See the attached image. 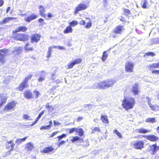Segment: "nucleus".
Masks as SVG:
<instances>
[{"label":"nucleus","instance_id":"f257e3e1","mask_svg":"<svg viewBox=\"0 0 159 159\" xmlns=\"http://www.w3.org/2000/svg\"><path fill=\"white\" fill-rule=\"evenodd\" d=\"M10 38L16 41L25 42L29 40V36L28 35L13 30L12 32V35Z\"/></svg>","mask_w":159,"mask_h":159},{"label":"nucleus","instance_id":"f03ea898","mask_svg":"<svg viewBox=\"0 0 159 159\" xmlns=\"http://www.w3.org/2000/svg\"><path fill=\"white\" fill-rule=\"evenodd\" d=\"M135 103V99L133 98H130L129 99H124L122 102V106L126 111L132 109Z\"/></svg>","mask_w":159,"mask_h":159},{"label":"nucleus","instance_id":"7ed1b4c3","mask_svg":"<svg viewBox=\"0 0 159 159\" xmlns=\"http://www.w3.org/2000/svg\"><path fill=\"white\" fill-rule=\"evenodd\" d=\"M116 82L113 80H109L100 82L98 84V87L100 89H106L112 86Z\"/></svg>","mask_w":159,"mask_h":159},{"label":"nucleus","instance_id":"20e7f679","mask_svg":"<svg viewBox=\"0 0 159 159\" xmlns=\"http://www.w3.org/2000/svg\"><path fill=\"white\" fill-rule=\"evenodd\" d=\"M32 76V75L30 74L25 77L16 88V89L19 91H22L25 88H27L29 86L28 84V80H31Z\"/></svg>","mask_w":159,"mask_h":159},{"label":"nucleus","instance_id":"39448f33","mask_svg":"<svg viewBox=\"0 0 159 159\" xmlns=\"http://www.w3.org/2000/svg\"><path fill=\"white\" fill-rule=\"evenodd\" d=\"M125 30L123 25H119L116 26L112 31V34H111V36L115 38L117 37L116 34H121L122 32Z\"/></svg>","mask_w":159,"mask_h":159},{"label":"nucleus","instance_id":"423d86ee","mask_svg":"<svg viewBox=\"0 0 159 159\" xmlns=\"http://www.w3.org/2000/svg\"><path fill=\"white\" fill-rule=\"evenodd\" d=\"M142 137L146 138L147 140L152 142H155L159 139L158 137L153 134H149L146 136L145 135H138L134 137L135 138H136Z\"/></svg>","mask_w":159,"mask_h":159},{"label":"nucleus","instance_id":"0eeeda50","mask_svg":"<svg viewBox=\"0 0 159 159\" xmlns=\"http://www.w3.org/2000/svg\"><path fill=\"white\" fill-rule=\"evenodd\" d=\"M131 144L135 149L141 150L144 147V142L142 141L137 140L132 142Z\"/></svg>","mask_w":159,"mask_h":159},{"label":"nucleus","instance_id":"6e6552de","mask_svg":"<svg viewBox=\"0 0 159 159\" xmlns=\"http://www.w3.org/2000/svg\"><path fill=\"white\" fill-rule=\"evenodd\" d=\"M17 102L15 101H12L7 103L3 108L4 111H8L14 109Z\"/></svg>","mask_w":159,"mask_h":159},{"label":"nucleus","instance_id":"1a4fd4ad","mask_svg":"<svg viewBox=\"0 0 159 159\" xmlns=\"http://www.w3.org/2000/svg\"><path fill=\"white\" fill-rule=\"evenodd\" d=\"M56 150L54 147L51 145L45 147L41 151V152L43 153L50 154L54 153Z\"/></svg>","mask_w":159,"mask_h":159},{"label":"nucleus","instance_id":"9d476101","mask_svg":"<svg viewBox=\"0 0 159 159\" xmlns=\"http://www.w3.org/2000/svg\"><path fill=\"white\" fill-rule=\"evenodd\" d=\"M131 91L134 95H139L140 93V90L139 84L138 83H135L132 86L131 89Z\"/></svg>","mask_w":159,"mask_h":159},{"label":"nucleus","instance_id":"9b49d317","mask_svg":"<svg viewBox=\"0 0 159 159\" xmlns=\"http://www.w3.org/2000/svg\"><path fill=\"white\" fill-rule=\"evenodd\" d=\"M134 64L132 62L128 61L125 63V69L126 72H132L133 71Z\"/></svg>","mask_w":159,"mask_h":159},{"label":"nucleus","instance_id":"f8f14e48","mask_svg":"<svg viewBox=\"0 0 159 159\" xmlns=\"http://www.w3.org/2000/svg\"><path fill=\"white\" fill-rule=\"evenodd\" d=\"M8 50L7 49H3L0 50V63L2 64H4L6 61L5 55L2 54V53L6 54Z\"/></svg>","mask_w":159,"mask_h":159},{"label":"nucleus","instance_id":"ddd939ff","mask_svg":"<svg viewBox=\"0 0 159 159\" xmlns=\"http://www.w3.org/2000/svg\"><path fill=\"white\" fill-rule=\"evenodd\" d=\"M41 38V35L39 34H32L30 37V41L32 43H38L40 40Z\"/></svg>","mask_w":159,"mask_h":159},{"label":"nucleus","instance_id":"4468645a","mask_svg":"<svg viewBox=\"0 0 159 159\" xmlns=\"http://www.w3.org/2000/svg\"><path fill=\"white\" fill-rule=\"evenodd\" d=\"M88 7V6L87 5L84 3H80L78 4L76 7L74 13L75 14L80 11L84 10Z\"/></svg>","mask_w":159,"mask_h":159},{"label":"nucleus","instance_id":"2eb2a0df","mask_svg":"<svg viewBox=\"0 0 159 159\" xmlns=\"http://www.w3.org/2000/svg\"><path fill=\"white\" fill-rule=\"evenodd\" d=\"M7 97L3 93H0V108L7 102Z\"/></svg>","mask_w":159,"mask_h":159},{"label":"nucleus","instance_id":"dca6fc26","mask_svg":"<svg viewBox=\"0 0 159 159\" xmlns=\"http://www.w3.org/2000/svg\"><path fill=\"white\" fill-rule=\"evenodd\" d=\"M82 59L80 58H77L70 62L67 65V69H70L72 68L76 64L81 63L82 62Z\"/></svg>","mask_w":159,"mask_h":159},{"label":"nucleus","instance_id":"f3484780","mask_svg":"<svg viewBox=\"0 0 159 159\" xmlns=\"http://www.w3.org/2000/svg\"><path fill=\"white\" fill-rule=\"evenodd\" d=\"M149 151L150 152L151 154L153 155L155 154L157 151V146L156 143L152 144L150 146Z\"/></svg>","mask_w":159,"mask_h":159},{"label":"nucleus","instance_id":"a211bd4d","mask_svg":"<svg viewBox=\"0 0 159 159\" xmlns=\"http://www.w3.org/2000/svg\"><path fill=\"white\" fill-rule=\"evenodd\" d=\"M24 97L27 99L33 98L34 97L32 92L30 90H26L23 93Z\"/></svg>","mask_w":159,"mask_h":159},{"label":"nucleus","instance_id":"6ab92c4d","mask_svg":"<svg viewBox=\"0 0 159 159\" xmlns=\"http://www.w3.org/2000/svg\"><path fill=\"white\" fill-rule=\"evenodd\" d=\"M39 14L40 16L44 18H46L47 15L45 13V10L44 7L42 5H40L39 7Z\"/></svg>","mask_w":159,"mask_h":159},{"label":"nucleus","instance_id":"aec40b11","mask_svg":"<svg viewBox=\"0 0 159 159\" xmlns=\"http://www.w3.org/2000/svg\"><path fill=\"white\" fill-rule=\"evenodd\" d=\"M38 17L37 15L34 14H32L30 16H28L27 18L25 19V20L27 22H30L31 21L36 19Z\"/></svg>","mask_w":159,"mask_h":159},{"label":"nucleus","instance_id":"412c9836","mask_svg":"<svg viewBox=\"0 0 159 159\" xmlns=\"http://www.w3.org/2000/svg\"><path fill=\"white\" fill-rule=\"evenodd\" d=\"M27 27L24 25H21L19 26L17 29L14 30L18 32H25L27 31Z\"/></svg>","mask_w":159,"mask_h":159},{"label":"nucleus","instance_id":"4be33fe9","mask_svg":"<svg viewBox=\"0 0 159 159\" xmlns=\"http://www.w3.org/2000/svg\"><path fill=\"white\" fill-rule=\"evenodd\" d=\"M16 19L15 18L12 17H6L0 22V24L1 25L5 24L9 22L11 20Z\"/></svg>","mask_w":159,"mask_h":159},{"label":"nucleus","instance_id":"5701e85b","mask_svg":"<svg viewBox=\"0 0 159 159\" xmlns=\"http://www.w3.org/2000/svg\"><path fill=\"white\" fill-rule=\"evenodd\" d=\"M135 131L137 133L139 134H146L150 132V130L146 129L143 128L137 129Z\"/></svg>","mask_w":159,"mask_h":159},{"label":"nucleus","instance_id":"b1692460","mask_svg":"<svg viewBox=\"0 0 159 159\" xmlns=\"http://www.w3.org/2000/svg\"><path fill=\"white\" fill-rule=\"evenodd\" d=\"M148 68L150 70L155 68H159V62L148 65Z\"/></svg>","mask_w":159,"mask_h":159},{"label":"nucleus","instance_id":"393cba45","mask_svg":"<svg viewBox=\"0 0 159 159\" xmlns=\"http://www.w3.org/2000/svg\"><path fill=\"white\" fill-rule=\"evenodd\" d=\"M100 120L104 123L107 124L109 123V120L107 116L106 115H102L101 116Z\"/></svg>","mask_w":159,"mask_h":159},{"label":"nucleus","instance_id":"a878e982","mask_svg":"<svg viewBox=\"0 0 159 159\" xmlns=\"http://www.w3.org/2000/svg\"><path fill=\"white\" fill-rule=\"evenodd\" d=\"M41 75L40 76L38 79V80L39 82H41L44 80L45 79V75H46V72L43 70L42 71L40 72Z\"/></svg>","mask_w":159,"mask_h":159},{"label":"nucleus","instance_id":"bb28decb","mask_svg":"<svg viewBox=\"0 0 159 159\" xmlns=\"http://www.w3.org/2000/svg\"><path fill=\"white\" fill-rule=\"evenodd\" d=\"M73 31V29L70 26H68L64 30L63 32L65 34L71 33Z\"/></svg>","mask_w":159,"mask_h":159},{"label":"nucleus","instance_id":"cd10ccee","mask_svg":"<svg viewBox=\"0 0 159 159\" xmlns=\"http://www.w3.org/2000/svg\"><path fill=\"white\" fill-rule=\"evenodd\" d=\"M49 124L46 126H43L40 128L41 130L49 129L52 125V122L51 120L49 121Z\"/></svg>","mask_w":159,"mask_h":159},{"label":"nucleus","instance_id":"c85d7f7f","mask_svg":"<svg viewBox=\"0 0 159 159\" xmlns=\"http://www.w3.org/2000/svg\"><path fill=\"white\" fill-rule=\"evenodd\" d=\"M45 111V110H43L41 112L39 113L38 117L35 119V121L31 125H33L35 124L39 120L41 117V116L43 115Z\"/></svg>","mask_w":159,"mask_h":159},{"label":"nucleus","instance_id":"c756f323","mask_svg":"<svg viewBox=\"0 0 159 159\" xmlns=\"http://www.w3.org/2000/svg\"><path fill=\"white\" fill-rule=\"evenodd\" d=\"M34 147L33 144L29 142L26 144L25 148L28 151H30L32 150Z\"/></svg>","mask_w":159,"mask_h":159},{"label":"nucleus","instance_id":"7c9ffc66","mask_svg":"<svg viewBox=\"0 0 159 159\" xmlns=\"http://www.w3.org/2000/svg\"><path fill=\"white\" fill-rule=\"evenodd\" d=\"M148 0H143L141 3V7L143 8H146L148 7Z\"/></svg>","mask_w":159,"mask_h":159},{"label":"nucleus","instance_id":"2f4dec72","mask_svg":"<svg viewBox=\"0 0 159 159\" xmlns=\"http://www.w3.org/2000/svg\"><path fill=\"white\" fill-rule=\"evenodd\" d=\"M156 55V54L154 52H149L145 53L143 55V57L146 58L149 56L153 57L155 56Z\"/></svg>","mask_w":159,"mask_h":159},{"label":"nucleus","instance_id":"473e14b6","mask_svg":"<svg viewBox=\"0 0 159 159\" xmlns=\"http://www.w3.org/2000/svg\"><path fill=\"white\" fill-rule=\"evenodd\" d=\"M46 108L48 109V111H52L54 110V107L52 105H50L49 103H47L45 105Z\"/></svg>","mask_w":159,"mask_h":159},{"label":"nucleus","instance_id":"72a5a7b5","mask_svg":"<svg viewBox=\"0 0 159 159\" xmlns=\"http://www.w3.org/2000/svg\"><path fill=\"white\" fill-rule=\"evenodd\" d=\"M27 137H25L22 139H17L16 140V143L17 144H20L22 142L25 141L27 139Z\"/></svg>","mask_w":159,"mask_h":159},{"label":"nucleus","instance_id":"f704fd0d","mask_svg":"<svg viewBox=\"0 0 159 159\" xmlns=\"http://www.w3.org/2000/svg\"><path fill=\"white\" fill-rule=\"evenodd\" d=\"M146 122L148 123H153L156 122L155 118H148L146 119Z\"/></svg>","mask_w":159,"mask_h":159},{"label":"nucleus","instance_id":"c9c22d12","mask_svg":"<svg viewBox=\"0 0 159 159\" xmlns=\"http://www.w3.org/2000/svg\"><path fill=\"white\" fill-rule=\"evenodd\" d=\"M101 130L100 128L98 127H95L92 130L91 133L94 134L97 132L100 133Z\"/></svg>","mask_w":159,"mask_h":159},{"label":"nucleus","instance_id":"e433bc0d","mask_svg":"<svg viewBox=\"0 0 159 159\" xmlns=\"http://www.w3.org/2000/svg\"><path fill=\"white\" fill-rule=\"evenodd\" d=\"M107 55L106 53V51H104L103 52V54L101 57V59L102 61H104L107 59Z\"/></svg>","mask_w":159,"mask_h":159},{"label":"nucleus","instance_id":"4c0bfd02","mask_svg":"<svg viewBox=\"0 0 159 159\" xmlns=\"http://www.w3.org/2000/svg\"><path fill=\"white\" fill-rule=\"evenodd\" d=\"M7 143L8 144H11V149L9 151V152H10L11 151H12L13 150L14 147L15 146V144L13 143V142L12 140H10L9 141H7Z\"/></svg>","mask_w":159,"mask_h":159},{"label":"nucleus","instance_id":"58836bf2","mask_svg":"<svg viewBox=\"0 0 159 159\" xmlns=\"http://www.w3.org/2000/svg\"><path fill=\"white\" fill-rule=\"evenodd\" d=\"M78 134V135L80 137L83 136L84 135V131L82 128L78 129V130L76 131Z\"/></svg>","mask_w":159,"mask_h":159},{"label":"nucleus","instance_id":"ea45409f","mask_svg":"<svg viewBox=\"0 0 159 159\" xmlns=\"http://www.w3.org/2000/svg\"><path fill=\"white\" fill-rule=\"evenodd\" d=\"M123 10L124 12V14L126 16H128L131 14L130 11L128 9L124 8Z\"/></svg>","mask_w":159,"mask_h":159},{"label":"nucleus","instance_id":"a19ab883","mask_svg":"<svg viewBox=\"0 0 159 159\" xmlns=\"http://www.w3.org/2000/svg\"><path fill=\"white\" fill-rule=\"evenodd\" d=\"M30 45L29 43H27L25 47V49L28 51H32L33 50V48L32 47H29V46Z\"/></svg>","mask_w":159,"mask_h":159},{"label":"nucleus","instance_id":"79ce46f5","mask_svg":"<svg viewBox=\"0 0 159 159\" xmlns=\"http://www.w3.org/2000/svg\"><path fill=\"white\" fill-rule=\"evenodd\" d=\"M52 48H53L52 47H50L48 48V52L47 55V58H49L51 56V52L52 51Z\"/></svg>","mask_w":159,"mask_h":159},{"label":"nucleus","instance_id":"37998d69","mask_svg":"<svg viewBox=\"0 0 159 159\" xmlns=\"http://www.w3.org/2000/svg\"><path fill=\"white\" fill-rule=\"evenodd\" d=\"M69 130L68 133L69 134H71L74 132H76L78 130V129L76 127H74L68 129Z\"/></svg>","mask_w":159,"mask_h":159},{"label":"nucleus","instance_id":"c03bdc74","mask_svg":"<svg viewBox=\"0 0 159 159\" xmlns=\"http://www.w3.org/2000/svg\"><path fill=\"white\" fill-rule=\"evenodd\" d=\"M78 24V22L75 20H73L69 23V25L70 26V27H74Z\"/></svg>","mask_w":159,"mask_h":159},{"label":"nucleus","instance_id":"a18cd8bd","mask_svg":"<svg viewBox=\"0 0 159 159\" xmlns=\"http://www.w3.org/2000/svg\"><path fill=\"white\" fill-rule=\"evenodd\" d=\"M82 139H81L78 136H75L73 137V138L71 140V141L72 142H74L76 141L80 140Z\"/></svg>","mask_w":159,"mask_h":159},{"label":"nucleus","instance_id":"49530a36","mask_svg":"<svg viewBox=\"0 0 159 159\" xmlns=\"http://www.w3.org/2000/svg\"><path fill=\"white\" fill-rule=\"evenodd\" d=\"M33 93L35 95V98H37L40 94V93H39V91L36 90H34L33 91Z\"/></svg>","mask_w":159,"mask_h":159},{"label":"nucleus","instance_id":"de8ad7c7","mask_svg":"<svg viewBox=\"0 0 159 159\" xmlns=\"http://www.w3.org/2000/svg\"><path fill=\"white\" fill-rule=\"evenodd\" d=\"M92 26V22L91 21L87 22L86 25L85 26V27L86 29L90 28Z\"/></svg>","mask_w":159,"mask_h":159},{"label":"nucleus","instance_id":"09e8293b","mask_svg":"<svg viewBox=\"0 0 159 159\" xmlns=\"http://www.w3.org/2000/svg\"><path fill=\"white\" fill-rule=\"evenodd\" d=\"M114 133L116 134L118 136L119 138H121L122 136V135L120 132H118L117 130L115 129L113 131Z\"/></svg>","mask_w":159,"mask_h":159},{"label":"nucleus","instance_id":"8fccbe9b","mask_svg":"<svg viewBox=\"0 0 159 159\" xmlns=\"http://www.w3.org/2000/svg\"><path fill=\"white\" fill-rule=\"evenodd\" d=\"M66 136V135L65 134H63L61 135L58 136L57 137V138L58 139V141H60L63 138L65 137Z\"/></svg>","mask_w":159,"mask_h":159},{"label":"nucleus","instance_id":"3c124183","mask_svg":"<svg viewBox=\"0 0 159 159\" xmlns=\"http://www.w3.org/2000/svg\"><path fill=\"white\" fill-rule=\"evenodd\" d=\"M151 73L152 74L159 75V70H152Z\"/></svg>","mask_w":159,"mask_h":159},{"label":"nucleus","instance_id":"603ef678","mask_svg":"<svg viewBox=\"0 0 159 159\" xmlns=\"http://www.w3.org/2000/svg\"><path fill=\"white\" fill-rule=\"evenodd\" d=\"M149 106V107L152 109L154 111L156 110V107L155 106H154L152 105V104L151 103H150L149 104H148Z\"/></svg>","mask_w":159,"mask_h":159},{"label":"nucleus","instance_id":"864d4df0","mask_svg":"<svg viewBox=\"0 0 159 159\" xmlns=\"http://www.w3.org/2000/svg\"><path fill=\"white\" fill-rule=\"evenodd\" d=\"M23 118L25 120H29L30 117L27 114H25L23 115Z\"/></svg>","mask_w":159,"mask_h":159},{"label":"nucleus","instance_id":"5fc2aeb1","mask_svg":"<svg viewBox=\"0 0 159 159\" xmlns=\"http://www.w3.org/2000/svg\"><path fill=\"white\" fill-rule=\"evenodd\" d=\"M59 132V131H55L53 132L50 135V137H52L55 135H56Z\"/></svg>","mask_w":159,"mask_h":159},{"label":"nucleus","instance_id":"6e6d98bb","mask_svg":"<svg viewBox=\"0 0 159 159\" xmlns=\"http://www.w3.org/2000/svg\"><path fill=\"white\" fill-rule=\"evenodd\" d=\"M53 48H58L60 50H64L65 49V48L64 47H61L60 46H59L58 47H57L56 46H54L52 47Z\"/></svg>","mask_w":159,"mask_h":159},{"label":"nucleus","instance_id":"4d7b16f0","mask_svg":"<svg viewBox=\"0 0 159 159\" xmlns=\"http://www.w3.org/2000/svg\"><path fill=\"white\" fill-rule=\"evenodd\" d=\"M58 87V86H53L50 89V92L51 93H53L54 90H55L56 89V87Z\"/></svg>","mask_w":159,"mask_h":159},{"label":"nucleus","instance_id":"13d9d810","mask_svg":"<svg viewBox=\"0 0 159 159\" xmlns=\"http://www.w3.org/2000/svg\"><path fill=\"white\" fill-rule=\"evenodd\" d=\"M86 22L85 20H82L80 21V24L81 25H85Z\"/></svg>","mask_w":159,"mask_h":159},{"label":"nucleus","instance_id":"bf43d9fd","mask_svg":"<svg viewBox=\"0 0 159 159\" xmlns=\"http://www.w3.org/2000/svg\"><path fill=\"white\" fill-rule=\"evenodd\" d=\"M54 125V126H58L60 125V123L58 121H56L55 120L53 121Z\"/></svg>","mask_w":159,"mask_h":159},{"label":"nucleus","instance_id":"052dcab7","mask_svg":"<svg viewBox=\"0 0 159 159\" xmlns=\"http://www.w3.org/2000/svg\"><path fill=\"white\" fill-rule=\"evenodd\" d=\"M66 143V141L64 140L61 141V142L59 143L58 144V146L60 147V146L62 145V144H64Z\"/></svg>","mask_w":159,"mask_h":159},{"label":"nucleus","instance_id":"680f3d73","mask_svg":"<svg viewBox=\"0 0 159 159\" xmlns=\"http://www.w3.org/2000/svg\"><path fill=\"white\" fill-rule=\"evenodd\" d=\"M83 119V118L82 117L79 116L77 118L76 120L78 122H79L82 120Z\"/></svg>","mask_w":159,"mask_h":159},{"label":"nucleus","instance_id":"e2e57ef3","mask_svg":"<svg viewBox=\"0 0 159 159\" xmlns=\"http://www.w3.org/2000/svg\"><path fill=\"white\" fill-rule=\"evenodd\" d=\"M47 16L48 18H51L53 16V15L50 13H48Z\"/></svg>","mask_w":159,"mask_h":159},{"label":"nucleus","instance_id":"0e129e2a","mask_svg":"<svg viewBox=\"0 0 159 159\" xmlns=\"http://www.w3.org/2000/svg\"><path fill=\"white\" fill-rule=\"evenodd\" d=\"M146 99L148 101V105L151 103V99H150V98L149 97H147L146 98Z\"/></svg>","mask_w":159,"mask_h":159},{"label":"nucleus","instance_id":"69168bd1","mask_svg":"<svg viewBox=\"0 0 159 159\" xmlns=\"http://www.w3.org/2000/svg\"><path fill=\"white\" fill-rule=\"evenodd\" d=\"M4 3L3 0H0V7H2Z\"/></svg>","mask_w":159,"mask_h":159},{"label":"nucleus","instance_id":"338daca9","mask_svg":"<svg viewBox=\"0 0 159 159\" xmlns=\"http://www.w3.org/2000/svg\"><path fill=\"white\" fill-rule=\"evenodd\" d=\"M43 21V19L42 18H40L38 20V21L40 23H42Z\"/></svg>","mask_w":159,"mask_h":159},{"label":"nucleus","instance_id":"774afa93","mask_svg":"<svg viewBox=\"0 0 159 159\" xmlns=\"http://www.w3.org/2000/svg\"><path fill=\"white\" fill-rule=\"evenodd\" d=\"M120 20L123 22H126V20H125V17H121L120 19Z\"/></svg>","mask_w":159,"mask_h":159}]
</instances>
